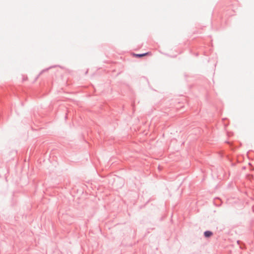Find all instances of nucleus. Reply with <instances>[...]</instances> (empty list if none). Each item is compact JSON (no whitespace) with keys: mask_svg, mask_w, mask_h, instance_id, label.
Masks as SVG:
<instances>
[{"mask_svg":"<svg viewBox=\"0 0 254 254\" xmlns=\"http://www.w3.org/2000/svg\"><path fill=\"white\" fill-rule=\"evenodd\" d=\"M205 237L208 238L211 237L212 235V233L211 231H205L204 233Z\"/></svg>","mask_w":254,"mask_h":254,"instance_id":"f257e3e1","label":"nucleus"},{"mask_svg":"<svg viewBox=\"0 0 254 254\" xmlns=\"http://www.w3.org/2000/svg\"><path fill=\"white\" fill-rule=\"evenodd\" d=\"M149 54V53H146L142 54H133V56L136 57H142Z\"/></svg>","mask_w":254,"mask_h":254,"instance_id":"f03ea898","label":"nucleus"}]
</instances>
